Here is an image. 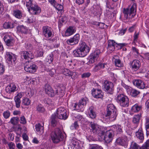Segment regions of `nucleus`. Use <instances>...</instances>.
I'll list each match as a JSON object with an SVG mask.
<instances>
[{"instance_id": "e2e57ef3", "label": "nucleus", "mask_w": 149, "mask_h": 149, "mask_svg": "<svg viewBox=\"0 0 149 149\" xmlns=\"http://www.w3.org/2000/svg\"><path fill=\"white\" fill-rule=\"evenodd\" d=\"M127 31V29L125 28L124 29H122L120 30L118 33L119 35L120 36H122Z\"/></svg>"}, {"instance_id": "680f3d73", "label": "nucleus", "mask_w": 149, "mask_h": 149, "mask_svg": "<svg viewBox=\"0 0 149 149\" xmlns=\"http://www.w3.org/2000/svg\"><path fill=\"white\" fill-rule=\"evenodd\" d=\"M91 75V73L88 72H85L81 75V77L82 78H85L89 77Z\"/></svg>"}, {"instance_id": "a19ab883", "label": "nucleus", "mask_w": 149, "mask_h": 149, "mask_svg": "<svg viewBox=\"0 0 149 149\" xmlns=\"http://www.w3.org/2000/svg\"><path fill=\"white\" fill-rule=\"evenodd\" d=\"M130 149H141V147L136 142H132L130 146Z\"/></svg>"}, {"instance_id": "864d4df0", "label": "nucleus", "mask_w": 149, "mask_h": 149, "mask_svg": "<svg viewBox=\"0 0 149 149\" xmlns=\"http://www.w3.org/2000/svg\"><path fill=\"white\" fill-rule=\"evenodd\" d=\"M14 100L15 103V106L17 108H19L20 107L21 101L17 98L15 99L14 98Z\"/></svg>"}, {"instance_id": "5fc2aeb1", "label": "nucleus", "mask_w": 149, "mask_h": 149, "mask_svg": "<svg viewBox=\"0 0 149 149\" xmlns=\"http://www.w3.org/2000/svg\"><path fill=\"white\" fill-rule=\"evenodd\" d=\"M24 93L22 92L18 93L14 97V99H18L19 100H20V98L23 96Z\"/></svg>"}, {"instance_id": "7ed1b4c3", "label": "nucleus", "mask_w": 149, "mask_h": 149, "mask_svg": "<svg viewBox=\"0 0 149 149\" xmlns=\"http://www.w3.org/2000/svg\"><path fill=\"white\" fill-rule=\"evenodd\" d=\"M51 137L54 143H59L63 139L62 132L61 130L58 128L55 129L54 131L52 132Z\"/></svg>"}, {"instance_id": "c756f323", "label": "nucleus", "mask_w": 149, "mask_h": 149, "mask_svg": "<svg viewBox=\"0 0 149 149\" xmlns=\"http://www.w3.org/2000/svg\"><path fill=\"white\" fill-rule=\"evenodd\" d=\"M136 135L137 138L143 141L144 139V135L141 128H140L136 132Z\"/></svg>"}, {"instance_id": "f257e3e1", "label": "nucleus", "mask_w": 149, "mask_h": 149, "mask_svg": "<svg viewBox=\"0 0 149 149\" xmlns=\"http://www.w3.org/2000/svg\"><path fill=\"white\" fill-rule=\"evenodd\" d=\"M136 6L135 3H132L128 8L123 9V13L126 19L132 18L136 15Z\"/></svg>"}, {"instance_id": "1a4fd4ad", "label": "nucleus", "mask_w": 149, "mask_h": 149, "mask_svg": "<svg viewBox=\"0 0 149 149\" xmlns=\"http://www.w3.org/2000/svg\"><path fill=\"white\" fill-rule=\"evenodd\" d=\"M113 130L112 129L107 131L104 137V140L107 143H109L112 141L114 136Z\"/></svg>"}, {"instance_id": "79ce46f5", "label": "nucleus", "mask_w": 149, "mask_h": 149, "mask_svg": "<svg viewBox=\"0 0 149 149\" xmlns=\"http://www.w3.org/2000/svg\"><path fill=\"white\" fill-rule=\"evenodd\" d=\"M74 109L80 110L82 111H83L84 110V107L83 105H81L79 102L78 104L75 103L74 105Z\"/></svg>"}, {"instance_id": "0eeeda50", "label": "nucleus", "mask_w": 149, "mask_h": 149, "mask_svg": "<svg viewBox=\"0 0 149 149\" xmlns=\"http://www.w3.org/2000/svg\"><path fill=\"white\" fill-rule=\"evenodd\" d=\"M5 57L7 60L9 66L12 67L15 64L16 58L15 55L12 53L7 52L5 55Z\"/></svg>"}, {"instance_id": "f8f14e48", "label": "nucleus", "mask_w": 149, "mask_h": 149, "mask_svg": "<svg viewBox=\"0 0 149 149\" xmlns=\"http://www.w3.org/2000/svg\"><path fill=\"white\" fill-rule=\"evenodd\" d=\"M41 10L40 7L35 3L31 8H29L28 11L32 15H36L40 13Z\"/></svg>"}, {"instance_id": "a878e982", "label": "nucleus", "mask_w": 149, "mask_h": 149, "mask_svg": "<svg viewBox=\"0 0 149 149\" xmlns=\"http://www.w3.org/2000/svg\"><path fill=\"white\" fill-rule=\"evenodd\" d=\"M6 91L8 93L13 92L16 90V86L14 83H11L6 87Z\"/></svg>"}, {"instance_id": "0e129e2a", "label": "nucleus", "mask_w": 149, "mask_h": 149, "mask_svg": "<svg viewBox=\"0 0 149 149\" xmlns=\"http://www.w3.org/2000/svg\"><path fill=\"white\" fill-rule=\"evenodd\" d=\"M144 58L148 61L149 63V53H147L144 54Z\"/></svg>"}, {"instance_id": "4468645a", "label": "nucleus", "mask_w": 149, "mask_h": 149, "mask_svg": "<svg viewBox=\"0 0 149 149\" xmlns=\"http://www.w3.org/2000/svg\"><path fill=\"white\" fill-rule=\"evenodd\" d=\"M21 55L22 58H23L25 59H27L28 60L29 59H32L34 57V56L30 51H22L21 53Z\"/></svg>"}, {"instance_id": "a18cd8bd", "label": "nucleus", "mask_w": 149, "mask_h": 149, "mask_svg": "<svg viewBox=\"0 0 149 149\" xmlns=\"http://www.w3.org/2000/svg\"><path fill=\"white\" fill-rule=\"evenodd\" d=\"M30 100L27 98H25L22 100V104L26 106L29 105L30 103Z\"/></svg>"}, {"instance_id": "4d7b16f0", "label": "nucleus", "mask_w": 149, "mask_h": 149, "mask_svg": "<svg viewBox=\"0 0 149 149\" xmlns=\"http://www.w3.org/2000/svg\"><path fill=\"white\" fill-rule=\"evenodd\" d=\"M132 50L134 53H136V56H137V55L138 56L140 55V54L139 53V50L136 47H132Z\"/></svg>"}, {"instance_id": "49530a36", "label": "nucleus", "mask_w": 149, "mask_h": 149, "mask_svg": "<svg viewBox=\"0 0 149 149\" xmlns=\"http://www.w3.org/2000/svg\"><path fill=\"white\" fill-rule=\"evenodd\" d=\"M145 128L147 135L149 134V118H146Z\"/></svg>"}, {"instance_id": "6e6d98bb", "label": "nucleus", "mask_w": 149, "mask_h": 149, "mask_svg": "<svg viewBox=\"0 0 149 149\" xmlns=\"http://www.w3.org/2000/svg\"><path fill=\"white\" fill-rule=\"evenodd\" d=\"M37 110L40 112H42L44 111V108L41 105H38L37 107Z\"/></svg>"}, {"instance_id": "8fccbe9b", "label": "nucleus", "mask_w": 149, "mask_h": 149, "mask_svg": "<svg viewBox=\"0 0 149 149\" xmlns=\"http://www.w3.org/2000/svg\"><path fill=\"white\" fill-rule=\"evenodd\" d=\"M3 116L5 119H8L10 116V113L9 111L7 110L3 112Z\"/></svg>"}, {"instance_id": "f3484780", "label": "nucleus", "mask_w": 149, "mask_h": 149, "mask_svg": "<svg viewBox=\"0 0 149 149\" xmlns=\"http://www.w3.org/2000/svg\"><path fill=\"white\" fill-rule=\"evenodd\" d=\"M78 48L87 54L90 51L89 47L86 45L85 42L83 41L80 42L79 44V47Z\"/></svg>"}, {"instance_id": "de8ad7c7", "label": "nucleus", "mask_w": 149, "mask_h": 149, "mask_svg": "<svg viewBox=\"0 0 149 149\" xmlns=\"http://www.w3.org/2000/svg\"><path fill=\"white\" fill-rule=\"evenodd\" d=\"M141 147V149H149V139L147 140Z\"/></svg>"}, {"instance_id": "5701e85b", "label": "nucleus", "mask_w": 149, "mask_h": 149, "mask_svg": "<svg viewBox=\"0 0 149 149\" xmlns=\"http://www.w3.org/2000/svg\"><path fill=\"white\" fill-rule=\"evenodd\" d=\"M73 52L74 56L77 57H84L87 55V54L78 48L74 50Z\"/></svg>"}, {"instance_id": "39448f33", "label": "nucleus", "mask_w": 149, "mask_h": 149, "mask_svg": "<svg viewBox=\"0 0 149 149\" xmlns=\"http://www.w3.org/2000/svg\"><path fill=\"white\" fill-rule=\"evenodd\" d=\"M24 67L26 71L31 73L36 72L38 68L37 66L31 61L26 62L24 64Z\"/></svg>"}, {"instance_id": "72a5a7b5", "label": "nucleus", "mask_w": 149, "mask_h": 149, "mask_svg": "<svg viewBox=\"0 0 149 149\" xmlns=\"http://www.w3.org/2000/svg\"><path fill=\"white\" fill-rule=\"evenodd\" d=\"M14 24L13 22H6L3 24V27L5 29L13 28L14 27Z\"/></svg>"}, {"instance_id": "6ab92c4d", "label": "nucleus", "mask_w": 149, "mask_h": 149, "mask_svg": "<svg viewBox=\"0 0 149 149\" xmlns=\"http://www.w3.org/2000/svg\"><path fill=\"white\" fill-rule=\"evenodd\" d=\"M45 87V90L46 94L52 97H54L55 95V93L49 85L46 84Z\"/></svg>"}, {"instance_id": "c9c22d12", "label": "nucleus", "mask_w": 149, "mask_h": 149, "mask_svg": "<svg viewBox=\"0 0 149 149\" xmlns=\"http://www.w3.org/2000/svg\"><path fill=\"white\" fill-rule=\"evenodd\" d=\"M58 118L56 117V114L55 113L53 114L51 117V124L53 127L56 126L57 124L56 119Z\"/></svg>"}, {"instance_id": "ea45409f", "label": "nucleus", "mask_w": 149, "mask_h": 149, "mask_svg": "<svg viewBox=\"0 0 149 149\" xmlns=\"http://www.w3.org/2000/svg\"><path fill=\"white\" fill-rule=\"evenodd\" d=\"M75 72H70L68 69H64L63 71V74L66 76H72Z\"/></svg>"}, {"instance_id": "423d86ee", "label": "nucleus", "mask_w": 149, "mask_h": 149, "mask_svg": "<svg viewBox=\"0 0 149 149\" xmlns=\"http://www.w3.org/2000/svg\"><path fill=\"white\" fill-rule=\"evenodd\" d=\"M65 109L63 107H60L57 110L56 113V117L61 119H66L68 118Z\"/></svg>"}, {"instance_id": "37998d69", "label": "nucleus", "mask_w": 149, "mask_h": 149, "mask_svg": "<svg viewBox=\"0 0 149 149\" xmlns=\"http://www.w3.org/2000/svg\"><path fill=\"white\" fill-rule=\"evenodd\" d=\"M19 120V118L17 117H13L10 120V123L13 125H16Z\"/></svg>"}, {"instance_id": "ddd939ff", "label": "nucleus", "mask_w": 149, "mask_h": 149, "mask_svg": "<svg viewBox=\"0 0 149 149\" xmlns=\"http://www.w3.org/2000/svg\"><path fill=\"white\" fill-rule=\"evenodd\" d=\"M3 39L6 45L8 46H13L15 42V40L13 38L8 35H5Z\"/></svg>"}, {"instance_id": "58836bf2", "label": "nucleus", "mask_w": 149, "mask_h": 149, "mask_svg": "<svg viewBox=\"0 0 149 149\" xmlns=\"http://www.w3.org/2000/svg\"><path fill=\"white\" fill-rule=\"evenodd\" d=\"M25 2L26 3V5L28 10L29 8H31L33 5H34L35 3L34 1L31 0H25Z\"/></svg>"}, {"instance_id": "f03ea898", "label": "nucleus", "mask_w": 149, "mask_h": 149, "mask_svg": "<svg viewBox=\"0 0 149 149\" xmlns=\"http://www.w3.org/2000/svg\"><path fill=\"white\" fill-rule=\"evenodd\" d=\"M118 115L117 110L113 104H108L107 106V111L106 117L109 118L111 121L115 120Z\"/></svg>"}, {"instance_id": "c85d7f7f", "label": "nucleus", "mask_w": 149, "mask_h": 149, "mask_svg": "<svg viewBox=\"0 0 149 149\" xmlns=\"http://www.w3.org/2000/svg\"><path fill=\"white\" fill-rule=\"evenodd\" d=\"M43 124L42 125L40 123L36 124L35 125V129L38 134H42L44 132V128Z\"/></svg>"}, {"instance_id": "a211bd4d", "label": "nucleus", "mask_w": 149, "mask_h": 149, "mask_svg": "<svg viewBox=\"0 0 149 149\" xmlns=\"http://www.w3.org/2000/svg\"><path fill=\"white\" fill-rule=\"evenodd\" d=\"M133 83L135 86L139 88L143 89L145 87V85L144 82L141 80H134Z\"/></svg>"}, {"instance_id": "774afa93", "label": "nucleus", "mask_w": 149, "mask_h": 149, "mask_svg": "<svg viewBox=\"0 0 149 149\" xmlns=\"http://www.w3.org/2000/svg\"><path fill=\"white\" fill-rule=\"evenodd\" d=\"M89 149H100V148L99 146L94 145L91 146Z\"/></svg>"}, {"instance_id": "20e7f679", "label": "nucleus", "mask_w": 149, "mask_h": 149, "mask_svg": "<svg viewBox=\"0 0 149 149\" xmlns=\"http://www.w3.org/2000/svg\"><path fill=\"white\" fill-rule=\"evenodd\" d=\"M117 102L122 107H127L129 106V100L127 97L122 94H119L116 97Z\"/></svg>"}, {"instance_id": "7c9ffc66", "label": "nucleus", "mask_w": 149, "mask_h": 149, "mask_svg": "<svg viewBox=\"0 0 149 149\" xmlns=\"http://www.w3.org/2000/svg\"><path fill=\"white\" fill-rule=\"evenodd\" d=\"M142 109L141 105H139L137 104H135L133 106L131 109L130 114L132 115L133 112L136 113Z\"/></svg>"}, {"instance_id": "473e14b6", "label": "nucleus", "mask_w": 149, "mask_h": 149, "mask_svg": "<svg viewBox=\"0 0 149 149\" xmlns=\"http://www.w3.org/2000/svg\"><path fill=\"white\" fill-rule=\"evenodd\" d=\"M88 114L89 117L94 119L95 118L96 116V114L94 111V107L92 106L90 107L88 111Z\"/></svg>"}, {"instance_id": "bb28decb", "label": "nucleus", "mask_w": 149, "mask_h": 149, "mask_svg": "<svg viewBox=\"0 0 149 149\" xmlns=\"http://www.w3.org/2000/svg\"><path fill=\"white\" fill-rule=\"evenodd\" d=\"M17 31L19 32L24 34L28 33V29L25 26L23 25H18L17 27Z\"/></svg>"}, {"instance_id": "393cba45", "label": "nucleus", "mask_w": 149, "mask_h": 149, "mask_svg": "<svg viewBox=\"0 0 149 149\" xmlns=\"http://www.w3.org/2000/svg\"><path fill=\"white\" fill-rule=\"evenodd\" d=\"M76 28L74 26H69L66 30L65 33V36H68L73 34L76 31Z\"/></svg>"}, {"instance_id": "13d9d810", "label": "nucleus", "mask_w": 149, "mask_h": 149, "mask_svg": "<svg viewBox=\"0 0 149 149\" xmlns=\"http://www.w3.org/2000/svg\"><path fill=\"white\" fill-rule=\"evenodd\" d=\"M116 43L113 40H110L108 41V46H115Z\"/></svg>"}, {"instance_id": "338daca9", "label": "nucleus", "mask_w": 149, "mask_h": 149, "mask_svg": "<svg viewBox=\"0 0 149 149\" xmlns=\"http://www.w3.org/2000/svg\"><path fill=\"white\" fill-rule=\"evenodd\" d=\"M20 123L23 124H25L26 123V119L24 116H22L20 118Z\"/></svg>"}, {"instance_id": "412c9836", "label": "nucleus", "mask_w": 149, "mask_h": 149, "mask_svg": "<svg viewBox=\"0 0 149 149\" xmlns=\"http://www.w3.org/2000/svg\"><path fill=\"white\" fill-rule=\"evenodd\" d=\"M92 94L93 96L97 98H101L103 97L102 91L99 89H93L92 90Z\"/></svg>"}, {"instance_id": "09e8293b", "label": "nucleus", "mask_w": 149, "mask_h": 149, "mask_svg": "<svg viewBox=\"0 0 149 149\" xmlns=\"http://www.w3.org/2000/svg\"><path fill=\"white\" fill-rule=\"evenodd\" d=\"M79 127V125L77 121H75L72 124L70 127V128L71 130H74L77 129Z\"/></svg>"}, {"instance_id": "3c124183", "label": "nucleus", "mask_w": 149, "mask_h": 149, "mask_svg": "<svg viewBox=\"0 0 149 149\" xmlns=\"http://www.w3.org/2000/svg\"><path fill=\"white\" fill-rule=\"evenodd\" d=\"M88 102V100L87 99L85 98H83L80 100L79 102L81 103V105H83V107L85 106L86 103Z\"/></svg>"}, {"instance_id": "6e6552de", "label": "nucleus", "mask_w": 149, "mask_h": 149, "mask_svg": "<svg viewBox=\"0 0 149 149\" xmlns=\"http://www.w3.org/2000/svg\"><path fill=\"white\" fill-rule=\"evenodd\" d=\"M100 53V51L99 49L96 50L92 53L89 57V59L88 63V64H91L96 61Z\"/></svg>"}, {"instance_id": "cd10ccee", "label": "nucleus", "mask_w": 149, "mask_h": 149, "mask_svg": "<svg viewBox=\"0 0 149 149\" xmlns=\"http://www.w3.org/2000/svg\"><path fill=\"white\" fill-rule=\"evenodd\" d=\"M113 61L115 65L118 67H121L123 64L118 56H114L113 58Z\"/></svg>"}, {"instance_id": "2eb2a0df", "label": "nucleus", "mask_w": 149, "mask_h": 149, "mask_svg": "<svg viewBox=\"0 0 149 149\" xmlns=\"http://www.w3.org/2000/svg\"><path fill=\"white\" fill-rule=\"evenodd\" d=\"M65 88L63 85H60V86H58L56 88L55 94H57L59 97H62L65 94Z\"/></svg>"}, {"instance_id": "bf43d9fd", "label": "nucleus", "mask_w": 149, "mask_h": 149, "mask_svg": "<svg viewBox=\"0 0 149 149\" xmlns=\"http://www.w3.org/2000/svg\"><path fill=\"white\" fill-rule=\"evenodd\" d=\"M98 132H97L96 134H97L99 136L101 137L102 139V136H103L104 134V132L103 131L101 130V129Z\"/></svg>"}, {"instance_id": "9d476101", "label": "nucleus", "mask_w": 149, "mask_h": 149, "mask_svg": "<svg viewBox=\"0 0 149 149\" xmlns=\"http://www.w3.org/2000/svg\"><path fill=\"white\" fill-rule=\"evenodd\" d=\"M113 83L107 80L104 81L103 85V89L104 90L108 93H111L113 89Z\"/></svg>"}, {"instance_id": "4c0bfd02", "label": "nucleus", "mask_w": 149, "mask_h": 149, "mask_svg": "<svg viewBox=\"0 0 149 149\" xmlns=\"http://www.w3.org/2000/svg\"><path fill=\"white\" fill-rule=\"evenodd\" d=\"M71 143L74 146V148L78 149L79 148V142L75 138H73L71 140Z\"/></svg>"}, {"instance_id": "f704fd0d", "label": "nucleus", "mask_w": 149, "mask_h": 149, "mask_svg": "<svg viewBox=\"0 0 149 149\" xmlns=\"http://www.w3.org/2000/svg\"><path fill=\"white\" fill-rule=\"evenodd\" d=\"M13 15L16 18L20 19L22 17V12L19 10H16L13 11Z\"/></svg>"}, {"instance_id": "052dcab7", "label": "nucleus", "mask_w": 149, "mask_h": 149, "mask_svg": "<svg viewBox=\"0 0 149 149\" xmlns=\"http://www.w3.org/2000/svg\"><path fill=\"white\" fill-rule=\"evenodd\" d=\"M37 56L38 57L42 56L43 54V50L42 49H40L37 52Z\"/></svg>"}, {"instance_id": "603ef678", "label": "nucleus", "mask_w": 149, "mask_h": 149, "mask_svg": "<svg viewBox=\"0 0 149 149\" xmlns=\"http://www.w3.org/2000/svg\"><path fill=\"white\" fill-rule=\"evenodd\" d=\"M54 7L58 10H62L63 9V7L62 5L60 4H58L57 3L55 5Z\"/></svg>"}, {"instance_id": "9b49d317", "label": "nucleus", "mask_w": 149, "mask_h": 149, "mask_svg": "<svg viewBox=\"0 0 149 149\" xmlns=\"http://www.w3.org/2000/svg\"><path fill=\"white\" fill-rule=\"evenodd\" d=\"M79 35L77 34L72 37L68 39L66 41L67 43L69 45H73L77 44L79 40Z\"/></svg>"}, {"instance_id": "b1692460", "label": "nucleus", "mask_w": 149, "mask_h": 149, "mask_svg": "<svg viewBox=\"0 0 149 149\" xmlns=\"http://www.w3.org/2000/svg\"><path fill=\"white\" fill-rule=\"evenodd\" d=\"M141 66L140 62L137 60H134L132 62L131 66L132 69L135 71L138 70Z\"/></svg>"}, {"instance_id": "4be33fe9", "label": "nucleus", "mask_w": 149, "mask_h": 149, "mask_svg": "<svg viewBox=\"0 0 149 149\" xmlns=\"http://www.w3.org/2000/svg\"><path fill=\"white\" fill-rule=\"evenodd\" d=\"M89 125L91 128L92 132L96 134V133L98 132L100 129L99 125L92 122L90 123Z\"/></svg>"}, {"instance_id": "dca6fc26", "label": "nucleus", "mask_w": 149, "mask_h": 149, "mask_svg": "<svg viewBox=\"0 0 149 149\" xmlns=\"http://www.w3.org/2000/svg\"><path fill=\"white\" fill-rule=\"evenodd\" d=\"M128 140L127 136H124L117 138L116 140V143L118 145L123 146L126 144V142Z\"/></svg>"}, {"instance_id": "c03bdc74", "label": "nucleus", "mask_w": 149, "mask_h": 149, "mask_svg": "<svg viewBox=\"0 0 149 149\" xmlns=\"http://www.w3.org/2000/svg\"><path fill=\"white\" fill-rule=\"evenodd\" d=\"M140 93V92L137 90L132 89L131 91L130 94L132 97H135L136 96Z\"/></svg>"}, {"instance_id": "2f4dec72", "label": "nucleus", "mask_w": 149, "mask_h": 149, "mask_svg": "<svg viewBox=\"0 0 149 149\" xmlns=\"http://www.w3.org/2000/svg\"><path fill=\"white\" fill-rule=\"evenodd\" d=\"M122 128L121 125H113L111 129L113 130V131H114L116 132V134H121L122 133Z\"/></svg>"}, {"instance_id": "aec40b11", "label": "nucleus", "mask_w": 149, "mask_h": 149, "mask_svg": "<svg viewBox=\"0 0 149 149\" xmlns=\"http://www.w3.org/2000/svg\"><path fill=\"white\" fill-rule=\"evenodd\" d=\"M43 33L45 36L48 38L51 37L52 34L51 32V29L49 26H45L43 28Z\"/></svg>"}, {"instance_id": "69168bd1", "label": "nucleus", "mask_w": 149, "mask_h": 149, "mask_svg": "<svg viewBox=\"0 0 149 149\" xmlns=\"http://www.w3.org/2000/svg\"><path fill=\"white\" fill-rule=\"evenodd\" d=\"M9 149H15V145L14 143L13 142H10L8 144Z\"/></svg>"}, {"instance_id": "e433bc0d", "label": "nucleus", "mask_w": 149, "mask_h": 149, "mask_svg": "<svg viewBox=\"0 0 149 149\" xmlns=\"http://www.w3.org/2000/svg\"><path fill=\"white\" fill-rule=\"evenodd\" d=\"M141 117V114H138L134 116L132 119V122L136 124V126L139 123Z\"/></svg>"}]
</instances>
